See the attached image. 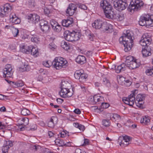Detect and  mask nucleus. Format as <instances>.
<instances>
[{"instance_id": "nucleus-29", "label": "nucleus", "mask_w": 153, "mask_h": 153, "mask_svg": "<svg viewBox=\"0 0 153 153\" xmlns=\"http://www.w3.org/2000/svg\"><path fill=\"white\" fill-rule=\"evenodd\" d=\"M150 119L148 116H145L140 120V123L143 125H148L150 124Z\"/></svg>"}, {"instance_id": "nucleus-36", "label": "nucleus", "mask_w": 153, "mask_h": 153, "mask_svg": "<svg viewBox=\"0 0 153 153\" xmlns=\"http://www.w3.org/2000/svg\"><path fill=\"white\" fill-rule=\"evenodd\" d=\"M135 60L133 56H128L126 58V61L125 64L126 65H128L131 62L134 61Z\"/></svg>"}, {"instance_id": "nucleus-48", "label": "nucleus", "mask_w": 153, "mask_h": 153, "mask_svg": "<svg viewBox=\"0 0 153 153\" xmlns=\"http://www.w3.org/2000/svg\"><path fill=\"white\" fill-rule=\"evenodd\" d=\"M48 24V22L44 20H41L40 21L39 25L40 28Z\"/></svg>"}, {"instance_id": "nucleus-37", "label": "nucleus", "mask_w": 153, "mask_h": 153, "mask_svg": "<svg viewBox=\"0 0 153 153\" xmlns=\"http://www.w3.org/2000/svg\"><path fill=\"white\" fill-rule=\"evenodd\" d=\"M41 30L44 33H47L50 29V26L48 24L40 28Z\"/></svg>"}, {"instance_id": "nucleus-12", "label": "nucleus", "mask_w": 153, "mask_h": 153, "mask_svg": "<svg viewBox=\"0 0 153 153\" xmlns=\"http://www.w3.org/2000/svg\"><path fill=\"white\" fill-rule=\"evenodd\" d=\"M11 8L10 4L7 3L3 5L1 8V12H0V16L4 17L8 13L9 10L11 9Z\"/></svg>"}, {"instance_id": "nucleus-22", "label": "nucleus", "mask_w": 153, "mask_h": 153, "mask_svg": "<svg viewBox=\"0 0 153 153\" xmlns=\"http://www.w3.org/2000/svg\"><path fill=\"white\" fill-rule=\"evenodd\" d=\"M113 9H110L107 12H105V14L106 17L108 19H113L116 18L115 13L113 11Z\"/></svg>"}, {"instance_id": "nucleus-13", "label": "nucleus", "mask_w": 153, "mask_h": 153, "mask_svg": "<svg viewBox=\"0 0 153 153\" xmlns=\"http://www.w3.org/2000/svg\"><path fill=\"white\" fill-rule=\"evenodd\" d=\"M74 35L73 34V31L72 32H70L69 30H66L64 34L65 39L68 41L71 42L74 41Z\"/></svg>"}, {"instance_id": "nucleus-54", "label": "nucleus", "mask_w": 153, "mask_h": 153, "mask_svg": "<svg viewBox=\"0 0 153 153\" xmlns=\"http://www.w3.org/2000/svg\"><path fill=\"white\" fill-rule=\"evenodd\" d=\"M28 4L31 7H33L35 6V1L34 0H29Z\"/></svg>"}, {"instance_id": "nucleus-27", "label": "nucleus", "mask_w": 153, "mask_h": 153, "mask_svg": "<svg viewBox=\"0 0 153 153\" xmlns=\"http://www.w3.org/2000/svg\"><path fill=\"white\" fill-rule=\"evenodd\" d=\"M126 65L125 63H123L121 65H119L116 68V72L117 73L125 71L126 69Z\"/></svg>"}, {"instance_id": "nucleus-46", "label": "nucleus", "mask_w": 153, "mask_h": 153, "mask_svg": "<svg viewBox=\"0 0 153 153\" xmlns=\"http://www.w3.org/2000/svg\"><path fill=\"white\" fill-rule=\"evenodd\" d=\"M31 41L33 42L38 43L39 42V39L36 35L33 36L31 37Z\"/></svg>"}, {"instance_id": "nucleus-51", "label": "nucleus", "mask_w": 153, "mask_h": 153, "mask_svg": "<svg viewBox=\"0 0 153 153\" xmlns=\"http://www.w3.org/2000/svg\"><path fill=\"white\" fill-rule=\"evenodd\" d=\"M109 106V104L108 103L106 102H102L101 107L102 108H106Z\"/></svg>"}, {"instance_id": "nucleus-39", "label": "nucleus", "mask_w": 153, "mask_h": 153, "mask_svg": "<svg viewBox=\"0 0 153 153\" xmlns=\"http://www.w3.org/2000/svg\"><path fill=\"white\" fill-rule=\"evenodd\" d=\"M30 111L26 108H24L21 111V114L22 115L26 116L30 114Z\"/></svg>"}, {"instance_id": "nucleus-10", "label": "nucleus", "mask_w": 153, "mask_h": 153, "mask_svg": "<svg viewBox=\"0 0 153 153\" xmlns=\"http://www.w3.org/2000/svg\"><path fill=\"white\" fill-rule=\"evenodd\" d=\"M13 73L11 66L9 64L7 65L3 70V76L4 77H11L13 75Z\"/></svg>"}, {"instance_id": "nucleus-38", "label": "nucleus", "mask_w": 153, "mask_h": 153, "mask_svg": "<svg viewBox=\"0 0 153 153\" xmlns=\"http://www.w3.org/2000/svg\"><path fill=\"white\" fill-rule=\"evenodd\" d=\"M103 99V98L100 96L95 95L93 97L94 101L95 103H97L100 101H102V100Z\"/></svg>"}, {"instance_id": "nucleus-64", "label": "nucleus", "mask_w": 153, "mask_h": 153, "mask_svg": "<svg viewBox=\"0 0 153 153\" xmlns=\"http://www.w3.org/2000/svg\"><path fill=\"white\" fill-rule=\"evenodd\" d=\"M74 153H82V150L79 149H76Z\"/></svg>"}, {"instance_id": "nucleus-47", "label": "nucleus", "mask_w": 153, "mask_h": 153, "mask_svg": "<svg viewBox=\"0 0 153 153\" xmlns=\"http://www.w3.org/2000/svg\"><path fill=\"white\" fill-rule=\"evenodd\" d=\"M13 33L14 37H17L19 33V31L18 29L15 28L13 30Z\"/></svg>"}, {"instance_id": "nucleus-18", "label": "nucleus", "mask_w": 153, "mask_h": 153, "mask_svg": "<svg viewBox=\"0 0 153 153\" xmlns=\"http://www.w3.org/2000/svg\"><path fill=\"white\" fill-rule=\"evenodd\" d=\"M149 17L150 16L149 15L141 16L139 21V25L141 26H146L147 20L149 19Z\"/></svg>"}, {"instance_id": "nucleus-61", "label": "nucleus", "mask_w": 153, "mask_h": 153, "mask_svg": "<svg viewBox=\"0 0 153 153\" xmlns=\"http://www.w3.org/2000/svg\"><path fill=\"white\" fill-rule=\"evenodd\" d=\"M78 128L81 131H83L85 129V126L80 124Z\"/></svg>"}, {"instance_id": "nucleus-59", "label": "nucleus", "mask_w": 153, "mask_h": 153, "mask_svg": "<svg viewBox=\"0 0 153 153\" xmlns=\"http://www.w3.org/2000/svg\"><path fill=\"white\" fill-rule=\"evenodd\" d=\"M44 12L45 14H48L50 12V10L47 7H44Z\"/></svg>"}, {"instance_id": "nucleus-9", "label": "nucleus", "mask_w": 153, "mask_h": 153, "mask_svg": "<svg viewBox=\"0 0 153 153\" xmlns=\"http://www.w3.org/2000/svg\"><path fill=\"white\" fill-rule=\"evenodd\" d=\"M135 94L133 93L128 96V98H124L123 99V101L126 104L130 106H132L135 102Z\"/></svg>"}, {"instance_id": "nucleus-53", "label": "nucleus", "mask_w": 153, "mask_h": 153, "mask_svg": "<svg viewBox=\"0 0 153 153\" xmlns=\"http://www.w3.org/2000/svg\"><path fill=\"white\" fill-rule=\"evenodd\" d=\"M104 84L108 86H110V83L109 81L106 78H104L103 80Z\"/></svg>"}, {"instance_id": "nucleus-17", "label": "nucleus", "mask_w": 153, "mask_h": 153, "mask_svg": "<svg viewBox=\"0 0 153 153\" xmlns=\"http://www.w3.org/2000/svg\"><path fill=\"white\" fill-rule=\"evenodd\" d=\"M13 145L12 142L8 140L6 141L4 143V146L2 148V153H8V151L10 147Z\"/></svg>"}, {"instance_id": "nucleus-60", "label": "nucleus", "mask_w": 153, "mask_h": 153, "mask_svg": "<svg viewBox=\"0 0 153 153\" xmlns=\"http://www.w3.org/2000/svg\"><path fill=\"white\" fill-rule=\"evenodd\" d=\"M109 68L111 69H114L116 68V65L113 64H111L109 66Z\"/></svg>"}, {"instance_id": "nucleus-58", "label": "nucleus", "mask_w": 153, "mask_h": 153, "mask_svg": "<svg viewBox=\"0 0 153 153\" xmlns=\"http://www.w3.org/2000/svg\"><path fill=\"white\" fill-rule=\"evenodd\" d=\"M124 81L125 82H124L125 84L127 86H130L131 83V82L129 80H127Z\"/></svg>"}, {"instance_id": "nucleus-5", "label": "nucleus", "mask_w": 153, "mask_h": 153, "mask_svg": "<svg viewBox=\"0 0 153 153\" xmlns=\"http://www.w3.org/2000/svg\"><path fill=\"white\" fill-rule=\"evenodd\" d=\"M64 84H65V81L62 82L61 83V90L59 92V94L62 97L64 98H68L71 97L72 93L70 92L68 89L64 88Z\"/></svg>"}, {"instance_id": "nucleus-45", "label": "nucleus", "mask_w": 153, "mask_h": 153, "mask_svg": "<svg viewBox=\"0 0 153 153\" xmlns=\"http://www.w3.org/2000/svg\"><path fill=\"white\" fill-rule=\"evenodd\" d=\"M153 26V20L150 17H149V19H147L146 22V26Z\"/></svg>"}, {"instance_id": "nucleus-56", "label": "nucleus", "mask_w": 153, "mask_h": 153, "mask_svg": "<svg viewBox=\"0 0 153 153\" xmlns=\"http://www.w3.org/2000/svg\"><path fill=\"white\" fill-rule=\"evenodd\" d=\"M49 48L50 49L53 50L56 48V46L53 43H51L49 45Z\"/></svg>"}, {"instance_id": "nucleus-3", "label": "nucleus", "mask_w": 153, "mask_h": 153, "mask_svg": "<svg viewBox=\"0 0 153 153\" xmlns=\"http://www.w3.org/2000/svg\"><path fill=\"white\" fill-rule=\"evenodd\" d=\"M43 64L46 67H49L52 65L56 69H59L62 68H65L67 66L68 63L64 59L59 57L56 58L52 62L49 61L43 62Z\"/></svg>"}, {"instance_id": "nucleus-63", "label": "nucleus", "mask_w": 153, "mask_h": 153, "mask_svg": "<svg viewBox=\"0 0 153 153\" xmlns=\"http://www.w3.org/2000/svg\"><path fill=\"white\" fill-rule=\"evenodd\" d=\"M48 134L49 136L50 137H54V136L55 135L51 131H49L48 132Z\"/></svg>"}, {"instance_id": "nucleus-14", "label": "nucleus", "mask_w": 153, "mask_h": 153, "mask_svg": "<svg viewBox=\"0 0 153 153\" xmlns=\"http://www.w3.org/2000/svg\"><path fill=\"white\" fill-rule=\"evenodd\" d=\"M101 30L107 33H111L113 31L112 25L106 22H104L102 25Z\"/></svg>"}, {"instance_id": "nucleus-31", "label": "nucleus", "mask_w": 153, "mask_h": 153, "mask_svg": "<svg viewBox=\"0 0 153 153\" xmlns=\"http://www.w3.org/2000/svg\"><path fill=\"white\" fill-rule=\"evenodd\" d=\"M73 34L74 35V41H77L79 40L82 36V34L79 32V31H73Z\"/></svg>"}, {"instance_id": "nucleus-43", "label": "nucleus", "mask_w": 153, "mask_h": 153, "mask_svg": "<svg viewBox=\"0 0 153 153\" xmlns=\"http://www.w3.org/2000/svg\"><path fill=\"white\" fill-rule=\"evenodd\" d=\"M110 121L108 120L104 119L102 121V124L105 127H108L110 126Z\"/></svg>"}, {"instance_id": "nucleus-42", "label": "nucleus", "mask_w": 153, "mask_h": 153, "mask_svg": "<svg viewBox=\"0 0 153 153\" xmlns=\"http://www.w3.org/2000/svg\"><path fill=\"white\" fill-rule=\"evenodd\" d=\"M53 29L55 31L59 32L62 30V27L58 23V25H56L54 26Z\"/></svg>"}, {"instance_id": "nucleus-50", "label": "nucleus", "mask_w": 153, "mask_h": 153, "mask_svg": "<svg viewBox=\"0 0 153 153\" xmlns=\"http://www.w3.org/2000/svg\"><path fill=\"white\" fill-rule=\"evenodd\" d=\"M58 23L55 21L54 20L52 19L50 21V24H51L52 28H53L54 26L57 25H58Z\"/></svg>"}, {"instance_id": "nucleus-34", "label": "nucleus", "mask_w": 153, "mask_h": 153, "mask_svg": "<svg viewBox=\"0 0 153 153\" xmlns=\"http://www.w3.org/2000/svg\"><path fill=\"white\" fill-rule=\"evenodd\" d=\"M56 144L59 146H63L64 145V141L63 140H60L59 139H56L54 141Z\"/></svg>"}, {"instance_id": "nucleus-4", "label": "nucleus", "mask_w": 153, "mask_h": 153, "mask_svg": "<svg viewBox=\"0 0 153 153\" xmlns=\"http://www.w3.org/2000/svg\"><path fill=\"white\" fill-rule=\"evenodd\" d=\"M144 3L140 0H132L128 7V11L132 13L140 10L143 7Z\"/></svg>"}, {"instance_id": "nucleus-32", "label": "nucleus", "mask_w": 153, "mask_h": 153, "mask_svg": "<svg viewBox=\"0 0 153 153\" xmlns=\"http://www.w3.org/2000/svg\"><path fill=\"white\" fill-rule=\"evenodd\" d=\"M31 48L30 50V52L31 54L35 57L39 55L37 48L34 47L32 48V46H31Z\"/></svg>"}, {"instance_id": "nucleus-49", "label": "nucleus", "mask_w": 153, "mask_h": 153, "mask_svg": "<svg viewBox=\"0 0 153 153\" xmlns=\"http://www.w3.org/2000/svg\"><path fill=\"white\" fill-rule=\"evenodd\" d=\"M22 120L23 122L22 125L26 126L29 123V120L27 118L25 117L23 118Z\"/></svg>"}, {"instance_id": "nucleus-21", "label": "nucleus", "mask_w": 153, "mask_h": 153, "mask_svg": "<svg viewBox=\"0 0 153 153\" xmlns=\"http://www.w3.org/2000/svg\"><path fill=\"white\" fill-rule=\"evenodd\" d=\"M104 22L100 20H95L92 24V26L93 27L96 29H102V25Z\"/></svg>"}, {"instance_id": "nucleus-1", "label": "nucleus", "mask_w": 153, "mask_h": 153, "mask_svg": "<svg viewBox=\"0 0 153 153\" xmlns=\"http://www.w3.org/2000/svg\"><path fill=\"white\" fill-rule=\"evenodd\" d=\"M151 41L152 39L150 35L147 33L143 35L140 41V43L142 46H146L144 49H143L142 51L143 56L144 57L150 56L152 54L151 48L150 46H149Z\"/></svg>"}, {"instance_id": "nucleus-15", "label": "nucleus", "mask_w": 153, "mask_h": 153, "mask_svg": "<svg viewBox=\"0 0 153 153\" xmlns=\"http://www.w3.org/2000/svg\"><path fill=\"white\" fill-rule=\"evenodd\" d=\"M145 97L142 95L138 94L136 98L135 103L139 107L141 108L144 103Z\"/></svg>"}, {"instance_id": "nucleus-33", "label": "nucleus", "mask_w": 153, "mask_h": 153, "mask_svg": "<svg viewBox=\"0 0 153 153\" xmlns=\"http://www.w3.org/2000/svg\"><path fill=\"white\" fill-rule=\"evenodd\" d=\"M86 35L88 36V39L91 41H93L95 38V36L94 34L90 31H87L86 33Z\"/></svg>"}, {"instance_id": "nucleus-2", "label": "nucleus", "mask_w": 153, "mask_h": 153, "mask_svg": "<svg viewBox=\"0 0 153 153\" xmlns=\"http://www.w3.org/2000/svg\"><path fill=\"white\" fill-rule=\"evenodd\" d=\"M119 41L120 43L123 45L125 52H127L131 49L133 45V40L129 30H127L126 33L119 38Z\"/></svg>"}, {"instance_id": "nucleus-41", "label": "nucleus", "mask_w": 153, "mask_h": 153, "mask_svg": "<svg viewBox=\"0 0 153 153\" xmlns=\"http://www.w3.org/2000/svg\"><path fill=\"white\" fill-rule=\"evenodd\" d=\"M62 47L66 50H68L69 49V46L68 43L65 41L62 42Z\"/></svg>"}, {"instance_id": "nucleus-52", "label": "nucleus", "mask_w": 153, "mask_h": 153, "mask_svg": "<svg viewBox=\"0 0 153 153\" xmlns=\"http://www.w3.org/2000/svg\"><path fill=\"white\" fill-rule=\"evenodd\" d=\"M146 73L148 75H153V69H149L146 71Z\"/></svg>"}, {"instance_id": "nucleus-28", "label": "nucleus", "mask_w": 153, "mask_h": 153, "mask_svg": "<svg viewBox=\"0 0 153 153\" xmlns=\"http://www.w3.org/2000/svg\"><path fill=\"white\" fill-rule=\"evenodd\" d=\"M11 85L15 88L22 87L24 85V83L21 80L18 81L16 82H10Z\"/></svg>"}, {"instance_id": "nucleus-35", "label": "nucleus", "mask_w": 153, "mask_h": 153, "mask_svg": "<svg viewBox=\"0 0 153 153\" xmlns=\"http://www.w3.org/2000/svg\"><path fill=\"white\" fill-rule=\"evenodd\" d=\"M88 77L87 74L82 73L80 76L79 78V81L82 82H84L86 81V79Z\"/></svg>"}, {"instance_id": "nucleus-19", "label": "nucleus", "mask_w": 153, "mask_h": 153, "mask_svg": "<svg viewBox=\"0 0 153 153\" xmlns=\"http://www.w3.org/2000/svg\"><path fill=\"white\" fill-rule=\"evenodd\" d=\"M73 23V18L71 17L69 18L63 20L62 22V25L67 27L70 26Z\"/></svg>"}, {"instance_id": "nucleus-30", "label": "nucleus", "mask_w": 153, "mask_h": 153, "mask_svg": "<svg viewBox=\"0 0 153 153\" xmlns=\"http://www.w3.org/2000/svg\"><path fill=\"white\" fill-rule=\"evenodd\" d=\"M31 48V46H24L21 48L20 50L22 52L27 54L30 53Z\"/></svg>"}, {"instance_id": "nucleus-11", "label": "nucleus", "mask_w": 153, "mask_h": 153, "mask_svg": "<svg viewBox=\"0 0 153 153\" xmlns=\"http://www.w3.org/2000/svg\"><path fill=\"white\" fill-rule=\"evenodd\" d=\"M29 22L36 23L40 20L39 16L36 14H30L26 16Z\"/></svg>"}, {"instance_id": "nucleus-8", "label": "nucleus", "mask_w": 153, "mask_h": 153, "mask_svg": "<svg viewBox=\"0 0 153 153\" xmlns=\"http://www.w3.org/2000/svg\"><path fill=\"white\" fill-rule=\"evenodd\" d=\"M131 138L128 136H125L123 137H120L118 140L120 145L122 147L127 146L129 144V142Z\"/></svg>"}, {"instance_id": "nucleus-23", "label": "nucleus", "mask_w": 153, "mask_h": 153, "mask_svg": "<svg viewBox=\"0 0 153 153\" xmlns=\"http://www.w3.org/2000/svg\"><path fill=\"white\" fill-rule=\"evenodd\" d=\"M110 119L113 122H119L121 120V117L117 114H110Z\"/></svg>"}, {"instance_id": "nucleus-62", "label": "nucleus", "mask_w": 153, "mask_h": 153, "mask_svg": "<svg viewBox=\"0 0 153 153\" xmlns=\"http://www.w3.org/2000/svg\"><path fill=\"white\" fill-rule=\"evenodd\" d=\"M74 112L77 114H80L81 113V111L80 110L77 108L75 109L74 111Z\"/></svg>"}, {"instance_id": "nucleus-7", "label": "nucleus", "mask_w": 153, "mask_h": 153, "mask_svg": "<svg viewBox=\"0 0 153 153\" xmlns=\"http://www.w3.org/2000/svg\"><path fill=\"white\" fill-rule=\"evenodd\" d=\"M100 7L102 9L104 13L107 12L110 9H113L111 3L106 0H103L100 2Z\"/></svg>"}, {"instance_id": "nucleus-44", "label": "nucleus", "mask_w": 153, "mask_h": 153, "mask_svg": "<svg viewBox=\"0 0 153 153\" xmlns=\"http://www.w3.org/2000/svg\"><path fill=\"white\" fill-rule=\"evenodd\" d=\"M29 66L28 65L24 66L23 67H20L19 68V70L21 72H23L25 71H28L29 70Z\"/></svg>"}, {"instance_id": "nucleus-24", "label": "nucleus", "mask_w": 153, "mask_h": 153, "mask_svg": "<svg viewBox=\"0 0 153 153\" xmlns=\"http://www.w3.org/2000/svg\"><path fill=\"white\" fill-rule=\"evenodd\" d=\"M76 62L79 64H83L86 62V58L84 56L79 55L76 59Z\"/></svg>"}, {"instance_id": "nucleus-6", "label": "nucleus", "mask_w": 153, "mask_h": 153, "mask_svg": "<svg viewBox=\"0 0 153 153\" xmlns=\"http://www.w3.org/2000/svg\"><path fill=\"white\" fill-rule=\"evenodd\" d=\"M128 5L126 2L123 1L122 0L114 1V6L117 10L121 11L125 9Z\"/></svg>"}, {"instance_id": "nucleus-26", "label": "nucleus", "mask_w": 153, "mask_h": 153, "mask_svg": "<svg viewBox=\"0 0 153 153\" xmlns=\"http://www.w3.org/2000/svg\"><path fill=\"white\" fill-rule=\"evenodd\" d=\"M57 119V118L55 117H51L50 120L48 123V126L51 128H53L55 124L56 123Z\"/></svg>"}, {"instance_id": "nucleus-57", "label": "nucleus", "mask_w": 153, "mask_h": 153, "mask_svg": "<svg viewBox=\"0 0 153 153\" xmlns=\"http://www.w3.org/2000/svg\"><path fill=\"white\" fill-rule=\"evenodd\" d=\"M21 125V126H19L20 131H24L27 128L26 126L22 125V124Z\"/></svg>"}, {"instance_id": "nucleus-20", "label": "nucleus", "mask_w": 153, "mask_h": 153, "mask_svg": "<svg viewBox=\"0 0 153 153\" xmlns=\"http://www.w3.org/2000/svg\"><path fill=\"white\" fill-rule=\"evenodd\" d=\"M139 65V63H137V60L135 59L128 65H126V67H128L130 69L132 70L138 67Z\"/></svg>"}, {"instance_id": "nucleus-40", "label": "nucleus", "mask_w": 153, "mask_h": 153, "mask_svg": "<svg viewBox=\"0 0 153 153\" xmlns=\"http://www.w3.org/2000/svg\"><path fill=\"white\" fill-rule=\"evenodd\" d=\"M82 73L81 71V70H78L76 71L74 74V76L75 78L78 79Z\"/></svg>"}, {"instance_id": "nucleus-55", "label": "nucleus", "mask_w": 153, "mask_h": 153, "mask_svg": "<svg viewBox=\"0 0 153 153\" xmlns=\"http://www.w3.org/2000/svg\"><path fill=\"white\" fill-rule=\"evenodd\" d=\"M78 6L79 8L84 10H86L87 9V7L85 5L81 4H78Z\"/></svg>"}, {"instance_id": "nucleus-16", "label": "nucleus", "mask_w": 153, "mask_h": 153, "mask_svg": "<svg viewBox=\"0 0 153 153\" xmlns=\"http://www.w3.org/2000/svg\"><path fill=\"white\" fill-rule=\"evenodd\" d=\"M77 7L74 4H70L66 10V13L69 16H72L76 10Z\"/></svg>"}, {"instance_id": "nucleus-25", "label": "nucleus", "mask_w": 153, "mask_h": 153, "mask_svg": "<svg viewBox=\"0 0 153 153\" xmlns=\"http://www.w3.org/2000/svg\"><path fill=\"white\" fill-rule=\"evenodd\" d=\"M10 21L12 23L17 24H19L20 22V19L16 17L15 15H13L11 14L10 16Z\"/></svg>"}]
</instances>
